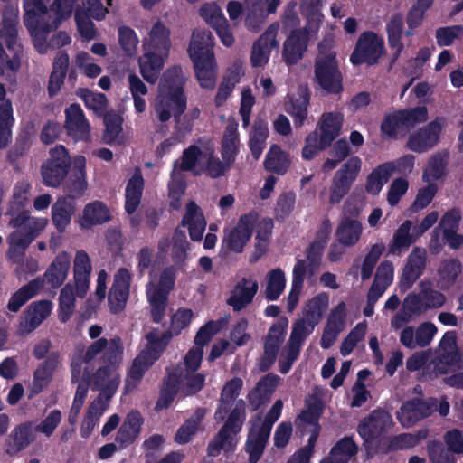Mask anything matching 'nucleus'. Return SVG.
Returning a JSON list of instances; mask_svg holds the SVG:
<instances>
[{
    "label": "nucleus",
    "instance_id": "f3484780",
    "mask_svg": "<svg viewBox=\"0 0 463 463\" xmlns=\"http://www.w3.org/2000/svg\"><path fill=\"white\" fill-rule=\"evenodd\" d=\"M427 251L424 248L415 247L407 258L400 279V288L403 291L411 288L420 278L426 269Z\"/></svg>",
    "mask_w": 463,
    "mask_h": 463
},
{
    "label": "nucleus",
    "instance_id": "9b49d317",
    "mask_svg": "<svg viewBox=\"0 0 463 463\" xmlns=\"http://www.w3.org/2000/svg\"><path fill=\"white\" fill-rule=\"evenodd\" d=\"M314 80L327 94L338 95L344 91L343 75L335 52L317 56Z\"/></svg>",
    "mask_w": 463,
    "mask_h": 463
},
{
    "label": "nucleus",
    "instance_id": "9d476101",
    "mask_svg": "<svg viewBox=\"0 0 463 463\" xmlns=\"http://www.w3.org/2000/svg\"><path fill=\"white\" fill-rule=\"evenodd\" d=\"M176 271L175 266L165 267L160 273L157 285H152L146 289L147 301L150 306L151 319L154 323L159 324L165 317L168 297L174 289Z\"/></svg>",
    "mask_w": 463,
    "mask_h": 463
},
{
    "label": "nucleus",
    "instance_id": "69168bd1",
    "mask_svg": "<svg viewBox=\"0 0 463 463\" xmlns=\"http://www.w3.org/2000/svg\"><path fill=\"white\" fill-rule=\"evenodd\" d=\"M204 384L205 374L186 372L181 385V392L184 396L194 395L203 388Z\"/></svg>",
    "mask_w": 463,
    "mask_h": 463
},
{
    "label": "nucleus",
    "instance_id": "423d86ee",
    "mask_svg": "<svg viewBox=\"0 0 463 463\" xmlns=\"http://www.w3.org/2000/svg\"><path fill=\"white\" fill-rule=\"evenodd\" d=\"M9 223L16 230L7 239L8 255L11 260H16L24 255L27 247L45 228L48 220L35 217L11 218Z\"/></svg>",
    "mask_w": 463,
    "mask_h": 463
},
{
    "label": "nucleus",
    "instance_id": "4be33fe9",
    "mask_svg": "<svg viewBox=\"0 0 463 463\" xmlns=\"http://www.w3.org/2000/svg\"><path fill=\"white\" fill-rule=\"evenodd\" d=\"M70 266V255L65 251L59 253L44 272L43 277L35 279L42 281L41 289L45 286L52 289L60 288L67 278Z\"/></svg>",
    "mask_w": 463,
    "mask_h": 463
},
{
    "label": "nucleus",
    "instance_id": "6e6d98bb",
    "mask_svg": "<svg viewBox=\"0 0 463 463\" xmlns=\"http://www.w3.org/2000/svg\"><path fill=\"white\" fill-rule=\"evenodd\" d=\"M286 286V277L279 268L272 269L269 273L268 283L265 290L266 298L269 301L277 300L282 294Z\"/></svg>",
    "mask_w": 463,
    "mask_h": 463
},
{
    "label": "nucleus",
    "instance_id": "c85d7f7f",
    "mask_svg": "<svg viewBox=\"0 0 463 463\" xmlns=\"http://www.w3.org/2000/svg\"><path fill=\"white\" fill-rule=\"evenodd\" d=\"M310 103V91L307 86H299L295 95L288 97L286 111L293 118L295 128L304 125L307 118V108Z\"/></svg>",
    "mask_w": 463,
    "mask_h": 463
},
{
    "label": "nucleus",
    "instance_id": "5701e85b",
    "mask_svg": "<svg viewBox=\"0 0 463 463\" xmlns=\"http://www.w3.org/2000/svg\"><path fill=\"white\" fill-rule=\"evenodd\" d=\"M392 426L391 415L385 410H375L358 427L360 436L366 441L378 438Z\"/></svg>",
    "mask_w": 463,
    "mask_h": 463
},
{
    "label": "nucleus",
    "instance_id": "a211bd4d",
    "mask_svg": "<svg viewBox=\"0 0 463 463\" xmlns=\"http://www.w3.org/2000/svg\"><path fill=\"white\" fill-rule=\"evenodd\" d=\"M308 42L309 31L306 27L292 30L283 44L284 62L288 66L297 64L307 52Z\"/></svg>",
    "mask_w": 463,
    "mask_h": 463
},
{
    "label": "nucleus",
    "instance_id": "de8ad7c7",
    "mask_svg": "<svg viewBox=\"0 0 463 463\" xmlns=\"http://www.w3.org/2000/svg\"><path fill=\"white\" fill-rule=\"evenodd\" d=\"M182 374L177 372H171L164 379L160 390V396L156 405H171L179 389L181 390Z\"/></svg>",
    "mask_w": 463,
    "mask_h": 463
},
{
    "label": "nucleus",
    "instance_id": "ddd939ff",
    "mask_svg": "<svg viewBox=\"0 0 463 463\" xmlns=\"http://www.w3.org/2000/svg\"><path fill=\"white\" fill-rule=\"evenodd\" d=\"M362 168V160L359 156H351L335 172L330 186L329 203H339L349 193Z\"/></svg>",
    "mask_w": 463,
    "mask_h": 463
},
{
    "label": "nucleus",
    "instance_id": "49530a36",
    "mask_svg": "<svg viewBox=\"0 0 463 463\" xmlns=\"http://www.w3.org/2000/svg\"><path fill=\"white\" fill-rule=\"evenodd\" d=\"M142 418L138 411H131L118 432V440L122 444L133 442L139 435Z\"/></svg>",
    "mask_w": 463,
    "mask_h": 463
},
{
    "label": "nucleus",
    "instance_id": "58836bf2",
    "mask_svg": "<svg viewBox=\"0 0 463 463\" xmlns=\"http://www.w3.org/2000/svg\"><path fill=\"white\" fill-rule=\"evenodd\" d=\"M358 451L357 445L349 437H345L335 443L327 457L320 463H349Z\"/></svg>",
    "mask_w": 463,
    "mask_h": 463
},
{
    "label": "nucleus",
    "instance_id": "e433bc0d",
    "mask_svg": "<svg viewBox=\"0 0 463 463\" xmlns=\"http://www.w3.org/2000/svg\"><path fill=\"white\" fill-rule=\"evenodd\" d=\"M290 163L289 155L279 145L273 144L266 154L263 165L268 172L283 175L289 168Z\"/></svg>",
    "mask_w": 463,
    "mask_h": 463
},
{
    "label": "nucleus",
    "instance_id": "c9c22d12",
    "mask_svg": "<svg viewBox=\"0 0 463 463\" xmlns=\"http://www.w3.org/2000/svg\"><path fill=\"white\" fill-rule=\"evenodd\" d=\"M329 305V296L326 292L319 293L309 299L304 309V320L311 330L319 324Z\"/></svg>",
    "mask_w": 463,
    "mask_h": 463
},
{
    "label": "nucleus",
    "instance_id": "603ef678",
    "mask_svg": "<svg viewBox=\"0 0 463 463\" xmlns=\"http://www.w3.org/2000/svg\"><path fill=\"white\" fill-rule=\"evenodd\" d=\"M205 415V411L198 409L195 413L188 419L178 430L175 440L178 444L189 442L192 437L196 433L199 423Z\"/></svg>",
    "mask_w": 463,
    "mask_h": 463
},
{
    "label": "nucleus",
    "instance_id": "c756f323",
    "mask_svg": "<svg viewBox=\"0 0 463 463\" xmlns=\"http://www.w3.org/2000/svg\"><path fill=\"white\" fill-rule=\"evenodd\" d=\"M279 382L280 377L272 373L262 376L248 394L250 405H265L269 402Z\"/></svg>",
    "mask_w": 463,
    "mask_h": 463
},
{
    "label": "nucleus",
    "instance_id": "a878e982",
    "mask_svg": "<svg viewBox=\"0 0 463 463\" xmlns=\"http://www.w3.org/2000/svg\"><path fill=\"white\" fill-rule=\"evenodd\" d=\"M64 128L67 134L75 140L85 139L90 135V124L78 103L65 109Z\"/></svg>",
    "mask_w": 463,
    "mask_h": 463
},
{
    "label": "nucleus",
    "instance_id": "5fc2aeb1",
    "mask_svg": "<svg viewBox=\"0 0 463 463\" xmlns=\"http://www.w3.org/2000/svg\"><path fill=\"white\" fill-rule=\"evenodd\" d=\"M324 250L325 248L310 243L308 248L306 250L307 260L297 259L295 264H298L300 261L304 262L306 275L307 274L308 277L311 278L318 272L321 267Z\"/></svg>",
    "mask_w": 463,
    "mask_h": 463
},
{
    "label": "nucleus",
    "instance_id": "680f3d73",
    "mask_svg": "<svg viewBox=\"0 0 463 463\" xmlns=\"http://www.w3.org/2000/svg\"><path fill=\"white\" fill-rule=\"evenodd\" d=\"M404 26V17L400 12L394 13L386 24V33L389 46H394L402 42Z\"/></svg>",
    "mask_w": 463,
    "mask_h": 463
},
{
    "label": "nucleus",
    "instance_id": "f257e3e1",
    "mask_svg": "<svg viewBox=\"0 0 463 463\" xmlns=\"http://www.w3.org/2000/svg\"><path fill=\"white\" fill-rule=\"evenodd\" d=\"M184 84L185 80L180 66H173L163 74L159 84L160 93L155 103V112L160 122H167L172 113L175 118L184 113L187 108Z\"/></svg>",
    "mask_w": 463,
    "mask_h": 463
},
{
    "label": "nucleus",
    "instance_id": "4c0bfd02",
    "mask_svg": "<svg viewBox=\"0 0 463 463\" xmlns=\"http://www.w3.org/2000/svg\"><path fill=\"white\" fill-rule=\"evenodd\" d=\"M29 189L30 184L28 183H19L14 186L13 198L7 211V214L11 218L32 217L30 211L27 210Z\"/></svg>",
    "mask_w": 463,
    "mask_h": 463
},
{
    "label": "nucleus",
    "instance_id": "dca6fc26",
    "mask_svg": "<svg viewBox=\"0 0 463 463\" xmlns=\"http://www.w3.org/2000/svg\"><path fill=\"white\" fill-rule=\"evenodd\" d=\"M132 275L126 268H120L114 277L109 291L108 302L112 314H118L126 308L129 298Z\"/></svg>",
    "mask_w": 463,
    "mask_h": 463
},
{
    "label": "nucleus",
    "instance_id": "c03bdc74",
    "mask_svg": "<svg viewBox=\"0 0 463 463\" xmlns=\"http://www.w3.org/2000/svg\"><path fill=\"white\" fill-rule=\"evenodd\" d=\"M41 284L40 279H33L20 288L11 296L7 308L12 312H17L30 298L37 294L41 289Z\"/></svg>",
    "mask_w": 463,
    "mask_h": 463
},
{
    "label": "nucleus",
    "instance_id": "473e14b6",
    "mask_svg": "<svg viewBox=\"0 0 463 463\" xmlns=\"http://www.w3.org/2000/svg\"><path fill=\"white\" fill-rule=\"evenodd\" d=\"M181 226L188 227L189 236L193 241H200L203 239L206 221L195 202L190 201L186 204V212L183 216Z\"/></svg>",
    "mask_w": 463,
    "mask_h": 463
},
{
    "label": "nucleus",
    "instance_id": "2f4dec72",
    "mask_svg": "<svg viewBox=\"0 0 463 463\" xmlns=\"http://www.w3.org/2000/svg\"><path fill=\"white\" fill-rule=\"evenodd\" d=\"M111 218V213L107 204L102 201L96 200L84 206L79 222L82 229H90L108 222Z\"/></svg>",
    "mask_w": 463,
    "mask_h": 463
},
{
    "label": "nucleus",
    "instance_id": "052dcab7",
    "mask_svg": "<svg viewBox=\"0 0 463 463\" xmlns=\"http://www.w3.org/2000/svg\"><path fill=\"white\" fill-rule=\"evenodd\" d=\"M32 145L31 134L27 130L21 131L14 144L11 146L7 153V159L10 163L17 162L29 151Z\"/></svg>",
    "mask_w": 463,
    "mask_h": 463
},
{
    "label": "nucleus",
    "instance_id": "f03ea898",
    "mask_svg": "<svg viewBox=\"0 0 463 463\" xmlns=\"http://www.w3.org/2000/svg\"><path fill=\"white\" fill-rule=\"evenodd\" d=\"M170 31L160 21L152 26L148 41L143 43L144 54L139 57L138 64L142 77L149 83L157 80L164 66V58L168 56L170 49Z\"/></svg>",
    "mask_w": 463,
    "mask_h": 463
},
{
    "label": "nucleus",
    "instance_id": "13d9d810",
    "mask_svg": "<svg viewBox=\"0 0 463 463\" xmlns=\"http://www.w3.org/2000/svg\"><path fill=\"white\" fill-rule=\"evenodd\" d=\"M431 407H401L397 411L400 422L410 427L431 414Z\"/></svg>",
    "mask_w": 463,
    "mask_h": 463
},
{
    "label": "nucleus",
    "instance_id": "0eeeda50",
    "mask_svg": "<svg viewBox=\"0 0 463 463\" xmlns=\"http://www.w3.org/2000/svg\"><path fill=\"white\" fill-rule=\"evenodd\" d=\"M279 415L280 407H271L267 412L258 413L251 420V428L246 444L250 463H257L261 458L271 427Z\"/></svg>",
    "mask_w": 463,
    "mask_h": 463
},
{
    "label": "nucleus",
    "instance_id": "7c9ffc66",
    "mask_svg": "<svg viewBox=\"0 0 463 463\" xmlns=\"http://www.w3.org/2000/svg\"><path fill=\"white\" fill-rule=\"evenodd\" d=\"M34 439V426L32 423L19 424L9 434L5 451L9 455H15L28 447Z\"/></svg>",
    "mask_w": 463,
    "mask_h": 463
},
{
    "label": "nucleus",
    "instance_id": "1a4fd4ad",
    "mask_svg": "<svg viewBox=\"0 0 463 463\" xmlns=\"http://www.w3.org/2000/svg\"><path fill=\"white\" fill-rule=\"evenodd\" d=\"M258 219L259 213L253 210L241 215L235 226L224 228L221 253L224 256L242 253L252 236Z\"/></svg>",
    "mask_w": 463,
    "mask_h": 463
},
{
    "label": "nucleus",
    "instance_id": "bf43d9fd",
    "mask_svg": "<svg viewBox=\"0 0 463 463\" xmlns=\"http://www.w3.org/2000/svg\"><path fill=\"white\" fill-rule=\"evenodd\" d=\"M239 80V72L235 71H231L228 76L223 77L214 98V104L217 108L225 104Z\"/></svg>",
    "mask_w": 463,
    "mask_h": 463
},
{
    "label": "nucleus",
    "instance_id": "2eb2a0df",
    "mask_svg": "<svg viewBox=\"0 0 463 463\" xmlns=\"http://www.w3.org/2000/svg\"><path fill=\"white\" fill-rule=\"evenodd\" d=\"M441 132L442 125L436 118L410 134L406 146L415 153L427 152L438 145Z\"/></svg>",
    "mask_w": 463,
    "mask_h": 463
},
{
    "label": "nucleus",
    "instance_id": "412c9836",
    "mask_svg": "<svg viewBox=\"0 0 463 463\" xmlns=\"http://www.w3.org/2000/svg\"><path fill=\"white\" fill-rule=\"evenodd\" d=\"M52 303L44 299L31 303L21 318L18 331L21 334H29L35 330L52 312Z\"/></svg>",
    "mask_w": 463,
    "mask_h": 463
},
{
    "label": "nucleus",
    "instance_id": "393cba45",
    "mask_svg": "<svg viewBox=\"0 0 463 463\" xmlns=\"http://www.w3.org/2000/svg\"><path fill=\"white\" fill-rule=\"evenodd\" d=\"M344 116L340 112H325L317 123V137L323 146L330 147L339 137L343 127Z\"/></svg>",
    "mask_w": 463,
    "mask_h": 463
},
{
    "label": "nucleus",
    "instance_id": "6ab92c4d",
    "mask_svg": "<svg viewBox=\"0 0 463 463\" xmlns=\"http://www.w3.org/2000/svg\"><path fill=\"white\" fill-rule=\"evenodd\" d=\"M109 345V341L104 338H99L90 344V345L84 352L83 347H77L71 362V373L73 379H78L81 376V370L85 366L90 370H93L91 365L92 361L106 349Z\"/></svg>",
    "mask_w": 463,
    "mask_h": 463
},
{
    "label": "nucleus",
    "instance_id": "8fccbe9b",
    "mask_svg": "<svg viewBox=\"0 0 463 463\" xmlns=\"http://www.w3.org/2000/svg\"><path fill=\"white\" fill-rule=\"evenodd\" d=\"M305 278L306 270L304 268V262L300 261L294 265L292 270L291 289L288 296V310L289 312L293 311L298 303V298L303 289Z\"/></svg>",
    "mask_w": 463,
    "mask_h": 463
},
{
    "label": "nucleus",
    "instance_id": "09e8293b",
    "mask_svg": "<svg viewBox=\"0 0 463 463\" xmlns=\"http://www.w3.org/2000/svg\"><path fill=\"white\" fill-rule=\"evenodd\" d=\"M449 153L447 150L436 153L429 161L428 168L423 172V180L430 183L442 178L448 165Z\"/></svg>",
    "mask_w": 463,
    "mask_h": 463
},
{
    "label": "nucleus",
    "instance_id": "79ce46f5",
    "mask_svg": "<svg viewBox=\"0 0 463 463\" xmlns=\"http://www.w3.org/2000/svg\"><path fill=\"white\" fill-rule=\"evenodd\" d=\"M362 232L363 228L359 221L345 218L338 225L335 236L338 243L345 247H353L359 241Z\"/></svg>",
    "mask_w": 463,
    "mask_h": 463
},
{
    "label": "nucleus",
    "instance_id": "0e129e2a",
    "mask_svg": "<svg viewBox=\"0 0 463 463\" xmlns=\"http://www.w3.org/2000/svg\"><path fill=\"white\" fill-rule=\"evenodd\" d=\"M222 325V320H210L201 326L194 337L195 346L203 349L212 337L221 331Z\"/></svg>",
    "mask_w": 463,
    "mask_h": 463
},
{
    "label": "nucleus",
    "instance_id": "b1692460",
    "mask_svg": "<svg viewBox=\"0 0 463 463\" xmlns=\"http://www.w3.org/2000/svg\"><path fill=\"white\" fill-rule=\"evenodd\" d=\"M277 29L278 26L272 24L253 43L250 56L252 67L264 66L269 61L271 50L279 47Z\"/></svg>",
    "mask_w": 463,
    "mask_h": 463
},
{
    "label": "nucleus",
    "instance_id": "a18cd8bd",
    "mask_svg": "<svg viewBox=\"0 0 463 463\" xmlns=\"http://www.w3.org/2000/svg\"><path fill=\"white\" fill-rule=\"evenodd\" d=\"M14 124L13 107L10 101L0 104V149L6 148L12 140V128Z\"/></svg>",
    "mask_w": 463,
    "mask_h": 463
},
{
    "label": "nucleus",
    "instance_id": "e2e57ef3",
    "mask_svg": "<svg viewBox=\"0 0 463 463\" xmlns=\"http://www.w3.org/2000/svg\"><path fill=\"white\" fill-rule=\"evenodd\" d=\"M401 128L402 119L398 110L386 114L380 125L381 136L387 139H397Z\"/></svg>",
    "mask_w": 463,
    "mask_h": 463
},
{
    "label": "nucleus",
    "instance_id": "aec40b11",
    "mask_svg": "<svg viewBox=\"0 0 463 463\" xmlns=\"http://www.w3.org/2000/svg\"><path fill=\"white\" fill-rule=\"evenodd\" d=\"M87 187L86 158L83 156H77L73 158L71 173L68 175V179L64 183L65 197L74 201L84 194Z\"/></svg>",
    "mask_w": 463,
    "mask_h": 463
},
{
    "label": "nucleus",
    "instance_id": "20e7f679",
    "mask_svg": "<svg viewBox=\"0 0 463 463\" xmlns=\"http://www.w3.org/2000/svg\"><path fill=\"white\" fill-rule=\"evenodd\" d=\"M246 415L243 407H219L215 412L217 420L224 424L208 446V455L216 457L223 449L232 451L237 444L236 435L241 431Z\"/></svg>",
    "mask_w": 463,
    "mask_h": 463
},
{
    "label": "nucleus",
    "instance_id": "39448f33",
    "mask_svg": "<svg viewBox=\"0 0 463 463\" xmlns=\"http://www.w3.org/2000/svg\"><path fill=\"white\" fill-rule=\"evenodd\" d=\"M24 24L33 40L34 47L39 53H45L47 36L59 27V21L46 20V17L52 18V14L43 0H30L24 4Z\"/></svg>",
    "mask_w": 463,
    "mask_h": 463
},
{
    "label": "nucleus",
    "instance_id": "a19ab883",
    "mask_svg": "<svg viewBox=\"0 0 463 463\" xmlns=\"http://www.w3.org/2000/svg\"><path fill=\"white\" fill-rule=\"evenodd\" d=\"M144 189V179L139 170L136 171L128 181L125 191V211L133 214L141 202Z\"/></svg>",
    "mask_w": 463,
    "mask_h": 463
},
{
    "label": "nucleus",
    "instance_id": "6e6552de",
    "mask_svg": "<svg viewBox=\"0 0 463 463\" xmlns=\"http://www.w3.org/2000/svg\"><path fill=\"white\" fill-rule=\"evenodd\" d=\"M72 166L73 160L69 150L63 145H56L49 150L48 157L41 165L43 184L48 187H59L65 181Z\"/></svg>",
    "mask_w": 463,
    "mask_h": 463
},
{
    "label": "nucleus",
    "instance_id": "338daca9",
    "mask_svg": "<svg viewBox=\"0 0 463 463\" xmlns=\"http://www.w3.org/2000/svg\"><path fill=\"white\" fill-rule=\"evenodd\" d=\"M118 42L127 56H133L136 53L138 38L133 29L128 26H120L118 28Z\"/></svg>",
    "mask_w": 463,
    "mask_h": 463
},
{
    "label": "nucleus",
    "instance_id": "774afa93",
    "mask_svg": "<svg viewBox=\"0 0 463 463\" xmlns=\"http://www.w3.org/2000/svg\"><path fill=\"white\" fill-rule=\"evenodd\" d=\"M123 347L120 344L119 338L111 339L109 342L106 349L103 351L101 357L102 363L105 365L111 366L116 369L122 358Z\"/></svg>",
    "mask_w": 463,
    "mask_h": 463
},
{
    "label": "nucleus",
    "instance_id": "ea45409f",
    "mask_svg": "<svg viewBox=\"0 0 463 463\" xmlns=\"http://www.w3.org/2000/svg\"><path fill=\"white\" fill-rule=\"evenodd\" d=\"M393 175V168L386 162L378 165L367 175L364 188L366 193L372 195H378L385 184Z\"/></svg>",
    "mask_w": 463,
    "mask_h": 463
},
{
    "label": "nucleus",
    "instance_id": "cd10ccee",
    "mask_svg": "<svg viewBox=\"0 0 463 463\" xmlns=\"http://www.w3.org/2000/svg\"><path fill=\"white\" fill-rule=\"evenodd\" d=\"M59 363V352H52L48 354L45 360L38 365L33 373L30 396L39 394L49 385Z\"/></svg>",
    "mask_w": 463,
    "mask_h": 463
},
{
    "label": "nucleus",
    "instance_id": "37998d69",
    "mask_svg": "<svg viewBox=\"0 0 463 463\" xmlns=\"http://www.w3.org/2000/svg\"><path fill=\"white\" fill-rule=\"evenodd\" d=\"M411 226L412 222L410 220H406L399 226L389 244V253L401 255L416 241L415 236L411 233Z\"/></svg>",
    "mask_w": 463,
    "mask_h": 463
},
{
    "label": "nucleus",
    "instance_id": "bb28decb",
    "mask_svg": "<svg viewBox=\"0 0 463 463\" xmlns=\"http://www.w3.org/2000/svg\"><path fill=\"white\" fill-rule=\"evenodd\" d=\"M258 288L259 285L256 280L242 278L233 287L226 302L233 311H241L253 301Z\"/></svg>",
    "mask_w": 463,
    "mask_h": 463
},
{
    "label": "nucleus",
    "instance_id": "7ed1b4c3",
    "mask_svg": "<svg viewBox=\"0 0 463 463\" xmlns=\"http://www.w3.org/2000/svg\"><path fill=\"white\" fill-rule=\"evenodd\" d=\"M214 37L209 31H194L188 48L196 79L203 89L213 90L216 83V61L213 46Z\"/></svg>",
    "mask_w": 463,
    "mask_h": 463
},
{
    "label": "nucleus",
    "instance_id": "72a5a7b5",
    "mask_svg": "<svg viewBox=\"0 0 463 463\" xmlns=\"http://www.w3.org/2000/svg\"><path fill=\"white\" fill-rule=\"evenodd\" d=\"M76 203L71 198L59 197L52 205V222L58 233L62 234L71 222Z\"/></svg>",
    "mask_w": 463,
    "mask_h": 463
},
{
    "label": "nucleus",
    "instance_id": "3c124183",
    "mask_svg": "<svg viewBox=\"0 0 463 463\" xmlns=\"http://www.w3.org/2000/svg\"><path fill=\"white\" fill-rule=\"evenodd\" d=\"M75 309V294L74 288L66 284L61 288L59 297V314L58 317L61 323H66L70 320Z\"/></svg>",
    "mask_w": 463,
    "mask_h": 463
},
{
    "label": "nucleus",
    "instance_id": "4468645a",
    "mask_svg": "<svg viewBox=\"0 0 463 463\" xmlns=\"http://www.w3.org/2000/svg\"><path fill=\"white\" fill-rule=\"evenodd\" d=\"M82 4L84 7H76L74 19L80 35L90 41L97 37V31L91 18L97 21L103 20L107 10L100 0H83Z\"/></svg>",
    "mask_w": 463,
    "mask_h": 463
},
{
    "label": "nucleus",
    "instance_id": "864d4df0",
    "mask_svg": "<svg viewBox=\"0 0 463 463\" xmlns=\"http://www.w3.org/2000/svg\"><path fill=\"white\" fill-rule=\"evenodd\" d=\"M203 156V153L199 146L196 145L189 146L182 153L181 162L178 161L177 170L193 172L194 175H200L202 170H196L195 167Z\"/></svg>",
    "mask_w": 463,
    "mask_h": 463
},
{
    "label": "nucleus",
    "instance_id": "f8f14e48",
    "mask_svg": "<svg viewBox=\"0 0 463 463\" xmlns=\"http://www.w3.org/2000/svg\"><path fill=\"white\" fill-rule=\"evenodd\" d=\"M385 53L384 40L373 31H364L358 37L350 55V61L354 66L378 64Z\"/></svg>",
    "mask_w": 463,
    "mask_h": 463
},
{
    "label": "nucleus",
    "instance_id": "f704fd0d",
    "mask_svg": "<svg viewBox=\"0 0 463 463\" xmlns=\"http://www.w3.org/2000/svg\"><path fill=\"white\" fill-rule=\"evenodd\" d=\"M18 12L12 7H5L0 27V38L5 43L6 48L22 46L18 43Z\"/></svg>",
    "mask_w": 463,
    "mask_h": 463
},
{
    "label": "nucleus",
    "instance_id": "4d7b16f0",
    "mask_svg": "<svg viewBox=\"0 0 463 463\" xmlns=\"http://www.w3.org/2000/svg\"><path fill=\"white\" fill-rule=\"evenodd\" d=\"M402 128H412L428 119V109L425 106L399 109Z\"/></svg>",
    "mask_w": 463,
    "mask_h": 463
}]
</instances>
